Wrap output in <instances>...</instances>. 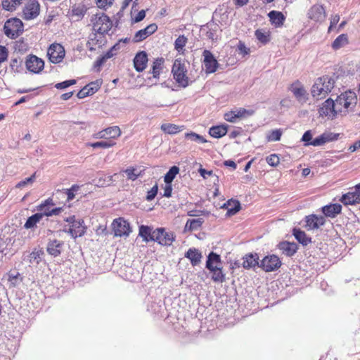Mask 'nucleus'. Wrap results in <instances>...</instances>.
Returning <instances> with one entry per match:
<instances>
[{
	"mask_svg": "<svg viewBox=\"0 0 360 360\" xmlns=\"http://www.w3.org/2000/svg\"><path fill=\"white\" fill-rule=\"evenodd\" d=\"M357 96L354 91H347L338 96L334 101L332 98L325 101L319 109L320 116L333 119L339 112H347L354 108Z\"/></svg>",
	"mask_w": 360,
	"mask_h": 360,
	"instance_id": "obj_1",
	"label": "nucleus"
},
{
	"mask_svg": "<svg viewBox=\"0 0 360 360\" xmlns=\"http://www.w3.org/2000/svg\"><path fill=\"white\" fill-rule=\"evenodd\" d=\"M335 80L328 76L317 78L311 90V96L316 100L325 98L334 88Z\"/></svg>",
	"mask_w": 360,
	"mask_h": 360,
	"instance_id": "obj_2",
	"label": "nucleus"
},
{
	"mask_svg": "<svg viewBox=\"0 0 360 360\" xmlns=\"http://www.w3.org/2000/svg\"><path fill=\"white\" fill-rule=\"evenodd\" d=\"M339 137V134L326 131L312 140V133L311 130L306 131L302 137V141L304 142V146H321L326 143L336 141Z\"/></svg>",
	"mask_w": 360,
	"mask_h": 360,
	"instance_id": "obj_3",
	"label": "nucleus"
},
{
	"mask_svg": "<svg viewBox=\"0 0 360 360\" xmlns=\"http://www.w3.org/2000/svg\"><path fill=\"white\" fill-rule=\"evenodd\" d=\"M172 73L179 86L186 88L189 85V78L186 75L187 69L185 63L181 59L178 58L174 60Z\"/></svg>",
	"mask_w": 360,
	"mask_h": 360,
	"instance_id": "obj_4",
	"label": "nucleus"
},
{
	"mask_svg": "<svg viewBox=\"0 0 360 360\" xmlns=\"http://www.w3.org/2000/svg\"><path fill=\"white\" fill-rule=\"evenodd\" d=\"M94 32L107 34L112 28V22L110 18L104 13H97L91 20Z\"/></svg>",
	"mask_w": 360,
	"mask_h": 360,
	"instance_id": "obj_5",
	"label": "nucleus"
},
{
	"mask_svg": "<svg viewBox=\"0 0 360 360\" xmlns=\"http://www.w3.org/2000/svg\"><path fill=\"white\" fill-rule=\"evenodd\" d=\"M5 34L11 38L15 39L23 32V23L18 18L8 20L4 26Z\"/></svg>",
	"mask_w": 360,
	"mask_h": 360,
	"instance_id": "obj_6",
	"label": "nucleus"
},
{
	"mask_svg": "<svg viewBox=\"0 0 360 360\" xmlns=\"http://www.w3.org/2000/svg\"><path fill=\"white\" fill-rule=\"evenodd\" d=\"M112 227L116 237H128L131 232L129 223L122 217L114 219Z\"/></svg>",
	"mask_w": 360,
	"mask_h": 360,
	"instance_id": "obj_7",
	"label": "nucleus"
},
{
	"mask_svg": "<svg viewBox=\"0 0 360 360\" xmlns=\"http://www.w3.org/2000/svg\"><path fill=\"white\" fill-rule=\"evenodd\" d=\"M47 56L51 63H58L62 61L65 56V49L59 44H53L48 49Z\"/></svg>",
	"mask_w": 360,
	"mask_h": 360,
	"instance_id": "obj_8",
	"label": "nucleus"
},
{
	"mask_svg": "<svg viewBox=\"0 0 360 360\" xmlns=\"http://www.w3.org/2000/svg\"><path fill=\"white\" fill-rule=\"evenodd\" d=\"M153 241L162 245H171L174 240L172 233L167 232L164 229H157L153 231Z\"/></svg>",
	"mask_w": 360,
	"mask_h": 360,
	"instance_id": "obj_9",
	"label": "nucleus"
},
{
	"mask_svg": "<svg viewBox=\"0 0 360 360\" xmlns=\"http://www.w3.org/2000/svg\"><path fill=\"white\" fill-rule=\"evenodd\" d=\"M202 56L204 58L203 65L206 73L210 74L215 72L218 68L219 63L212 53L209 50H204Z\"/></svg>",
	"mask_w": 360,
	"mask_h": 360,
	"instance_id": "obj_10",
	"label": "nucleus"
},
{
	"mask_svg": "<svg viewBox=\"0 0 360 360\" xmlns=\"http://www.w3.org/2000/svg\"><path fill=\"white\" fill-rule=\"evenodd\" d=\"M281 265V261L275 255L266 256L261 262V267L266 272L274 271Z\"/></svg>",
	"mask_w": 360,
	"mask_h": 360,
	"instance_id": "obj_11",
	"label": "nucleus"
},
{
	"mask_svg": "<svg viewBox=\"0 0 360 360\" xmlns=\"http://www.w3.org/2000/svg\"><path fill=\"white\" fill-rule=\"evenodd\" d=\"M25 65L30 72L37 74L44 69V62L36 56L30 55L26 58Z\"/></svg>",
	"mask_w": 360,
	"mask_h": 360,
	"instance_id": "obj_12",
	"label": "nucleus"
},
{
	"mask_svg": "<svg viewBox=\"0 0 360 360\" xmlns=\"http://www.w3.org/2000/svg\"><path fill=\"white\" fill-rule=\"evenodd\" d=\"M290 90L298 102L304 103L308 100V94L304 86L299 81L292 83L290 87Z\"/></svg>",
	"mask_w": 360,
	"mask_h": 360,
	"instance_id": "obj_13",
	"label": "nucleus"
},
{
	"mask_svg": "<svg viewBox=\"0 0 360 360\" xmlns=\"http://www.w3.org/2000/svg\"><path fill=\"white\" fill-rule=\"evenodd\" d=\"M67 221L72 223L68 231L72 237L76 238L82 236L85 233L86 228L84 226L83 220H75L73 217H70Z\"/></svg>",
	"mask_w": 360,
	"mask_h": 360,
	"instance_id": "obj_14",
	"label": "nucleus"
},
{
	"mask_svg": "<svg viewBox=\"0 0 360 360\" xmlns=\"http://www.w3.org/2000/svg\"><path fill=\"white\" fill-rule=\"evenodd\" d=\"M157 30L158 25L155 23L150 24L144 29L137 31L134 35L132 41L134 43L141 42L155 32Z\"/></svg>",
	"mask_w": 360,
	"mask_h": 360,
	"instance_id": "obj_15",
	"label": "nucleus"
},
{
	"mask_svg": "<svg viewBox=\"0 0 360 360\" xmlns=\"http://www.w3.org/2000/svg\"><path fill=\"white\" fill-rule=\"evenodd\" d=\"M307 15L315 22H322L326 17L325 8L319 4L312 6L308 11Z\"/></svg>",
	"mask_w": 360,
	"mask_h": 360,
	"instance_id": "obj_16",
	"label": "nucleus"
},
{
	"mask_svg": "<svg viewBox=\"0 0 360 360\" xmlns=\"http://www.w3.org/2000/svg\"><path fill=\"white\" fill-rule=\"evenodd\" d=\"M39 13V4L37 1H28L23 9V18L31 20L36 18Z\"/></svg>",
	"mask_w": 360,
	"mask_h": 360,
	"instance_id": "obj_17",
	"label": "nucleus"
},
{
	"mask_svg": "<svg viewBox=\"0 0 360 360\" xmlns=\"http://www.w3.org/2000/svg\"><path fill=\"white\" fill-rule=\"evenodd\" d=\"M341 202L345 205H356L360 203V191L355 186L352 190L346 194H344L341 199Z\"/></svg>",
	"mask_w": 360,
	"mask_h": 360,
	"instance_id": "obj_18",
	"label": "nucleus"
},
{
	"mask_svg": "<svg viewBox=\"0 0 360 360\" xmlns=\"http://www.w3.org/2000/svg\"><path fill=\"white\" fill-rule=\"evenodd\" d=\"M326 219L323 216L311 214L306 217V227L308 230L317 229L323 226Z\"/></svg>",
	"mask_w": 360,
	"mask_h": 360,
	"instance_id": "obj_19",
	"label": "nucleus"
},
{
	"mask_svg": "<svg viewBox=\"0 0 360 360\" xmlns=\"http://www.w3.org/2000/svg\"><path fill=\"white\" fill-rule=\"evenodd\" d=\"M148 63V55L146 51H140L134 58V66L135 70L139 72H143Z\"/></svg>",
	"mask_w": 360,
	"mask_h": 360,
	"instance_id": "obj_20",
	"label": "nucleus"
},
{
	"mask_svg": "<svg viewBox=\"0 0 360 360\" xmlns=\"http://www.w3.org/2000/svg\"><path fill=\"white\" fill-rule=\"evenodd\" d=\"M104 34H105L97 33L96 32L91 34L86 44L87 47L91 51H94L96 50L94 46L97 45L98 47L102 46L105 42Z\"/></svg>",
	"mask_w": 360,
	"mask_h": 360,
	"instance_id": "obj_21",
	"label": "nucleus"
},
{
	"mask_svg": "<svg viewBox=\"0 0 360 360\" xmlns=\"http://www.w3.org/2000/svg\"><path fill=\"white\" fill-rule=\"evenodd\" d=\"M63 247V241L56 239L49 240L47 244L46 251L50 255L56 257L60 255Z\"/></svg>",
	"mask_w": 360,
	"mask_h": 360,
	"instance_id": "obj_22",
	"label": "nucleus"
},
{
	"mask_svg": "<svg viewBox=\"0 0 360 360\" xmlns=\"http://www.w3.org/2000/svg\"><path fill=\"white\" fill-rule=\"evenodd\" d=\"M221 266V257L220 255L211 252L208 256L206 261L205 267L210 271H212L216 268H218Z\"/></svg>",
	"mask_w": 360,
	"mask_h": 360,
	"instance_id": "obj_23",
	"label": "nucleus"
},
{
	"mask_svg": "<svg viewBox=\"0 0 360 360\" xmlns=\"http://www.w3.org/2000/svg\"><path fill=\"white\" fill-rule=\"evenodd\" d=\"M268 17L272 25L276 27H281L285 20V15L281 11H271L268 13Z\"/></svg>",
	"mask_w": 360,
	"mask_h": 360,
	"instance_id": "obj_24",
	"label": "nucleus"
},
{
	"mask_svg": "<svg viewBox=\"0 0 360 360\" xmlns=\"http://www.w3.org/2000/svg\"><path fill=\"white\" fill-rule=\"evenodd\" d=\"M278 249L286 256H292L297 250V245L295 243L283 241L278 245Z\"/></svg>",
	"mask_w": 360,
	"mask_h": 360,
	"instance_id": "obj_25",
	"label": "nucleus"
},
{
	"mask_svg": "<svg viewBox=\"0 0 360 360\" xmlns=\"http://www.w3.org/2000/svg\"><path fill=\"white\" fill-rule=\"evenodd\" d=\"M342 210V206L340 204H330L322 207V212L326 217L334 218L340 214Z\"/></svg>",
	"mask_w": 360,
	"mask_h": 360,
	"instance_id": "obj_26",
	"label": "nucleus"
},
{
	"mask_svg": "<svg viewBox=\"0 0 360 360\" xmlns=\"http://www.w3.org/2000/svg\"><path fill=\"white\" fill-rule=\"evenodd\" d=\"M37 210L39 214H41V217L44 218L45 217L58 215L61 212L62 208L55 207L51 209L50 206L46 207L45 205H39L37 207Z\"/></svg>",
	"mask_w": 360,
	"mask_h": 360,
	"instance_id": "obj_27",
	"label": "nucleus"
},
{
	"mask_svg": "<svg viewBox=\"0 0 360 360\" xmlns=\"http://www.w3.org/2000/svg\"><path fill=\"white\" fill-rule=\"evenodd\" d=\"M185 257L191 261L193 266H196L200 262L202 254L195 248H190L185 254Z\"/></svg>",
	"mask_w": 360,
	"mask_h": 360,
	"instance_id": "obj_28",
	"label": "nucleus"
},
{
	"mask_svg": "<svg viewBox=\"0 0 360 360\" xmlns=\"http://www.w3.org/2000/svg\"><path fill=\"white\" fill-rule=\"evenodd\" d=\"M243 266L245 269L253 268L259 264V257L257 254H248L243 258Z\"/></svg>",
	"mask_w": 360,
	"mask_h": 360,
	"instance_id": "obj_29",
	"label": "nucleus"
},
{
	"mask_svg": "<svg viewBox=\"0 0 360 360\" xmlns=\"http://www.w3.org/2000/svg\"><path fill=\"white\" fill-rule=\"evenodd\" d=\"M227 133V125L221 124L212 127L209 130V134L214 138H221Z\"/></svg>",
	"mask_w": 360,
	"mask_h": 360,
	"instance_id": "obj_30",
	"label": "nucleus"
},
{
	"mask_svg": "<svg viewBox=\"0 0 360 360\" xmlns=\"http://www.w3.org/2000/svg\"><path fill=\"white\" fill-rule=\"evenodd\" d=\"M41 250L34 249L28 255L25 256L24 260L27 261L32 264H38L41 260V255H43Z\"/></svg>",
	"mask_w": 360,
	"mask_h": 360,
	"instance_id": "obj_31",
	"label": "nucleus"
},
{
	"mask_svg": "<svg viewBox=\"0 0 360 360\" xmlns=\"http://www.w3.org/2000/svg\"><path fill=\"white\" fill-rule=\"evenodd\" d=\"M42 219L43 218L41 217V214L37 212L27 218L24 224V228L26 229H32L35 228L37 224L39 223Z\"/></svg>",
	"mask_w": 360,
	"mask_h": 360,
	"instance_id": "obj_32",
	"label": "nucleus"
},
{
	"mask_svg": "<svg viewBox=\"0 0 360 360\" xmlns=\"http://www.w3.org/2000/svg\"><path fill=\"white\" fill-rule=\"evenodd\" d=\"M139 236L143 238V240L146 243L149 242L150 240H153V231L151 232L150 227L145 225H141L139 226Z\"/></svg>",
	"mask_w": 360,
	"mask_h": 360,
	"instance_id": "obj_33",
	"label": "nucleus"
},
{
	"mask_svg": "<svg viewBox=\"0 0 360 360\" xmlns=\"http://www.w3.org/2000/svg\"><path fill=\"white\" fill-rule=\"evenodd\" d=\"M292 233L296 240L303 245H307L311 243V238L307 236L304 231L300 229H294Z\"/></svg>",
	"mask_w": 360,
	"mask_h": 360,
	"instance_id": "obj_34",
	"label": "nucleus"
},
{
	"mask_svg": "<svg viewBox=\"0 0 360 360\" xmlns=\"http://www.w3.org/2000/svg\"><path fill=\"white\" fill-rule=\"evenodd\" d=\"M256 39L262 44H266L271 39L270 33L264 29H257L255 32Z\"/></svg>",
	"mask_w": 360,
	"mask_h": 360,
	"instance_id": "obj_35",
	"label": "nucleus"
},
{
	"mask_svg": "<svg viewBox=\"0 0 360 360\" xmlns=\"http://www.w3.org/2000/svg\"><path fill=\"white\" fill-rule=\"evenodd\" d=\"M161 129L168 134H176L184 129V126H179L174 124L166 123L161 125Z\"/></svg>",
	"mask_w": 360,
	"mask_h": 360,
	"instance_id": "obj_36",
	"label": "nucleus"
},
{
	"mask_svg": "<svg viewBox=\"0 0 360 360\" xmlns=\"http://www.w3.org/2000/svg\"><path fill=\"white\" fill-rule=\"evenodd\" d=\"M348 44V37L345 34L339 35L333 42L332 48L334 50H338L340 48L344 47Z\"/></svg>",
	"mask_w": 360,
	"mask_h": 360,
	"instance_id": "obj_37",
	"label": "nucleus"
},
{
	"mask_svg": "<svg viewBox=\"0 0 360 360\" xmlns=\"http://www.w3.org/2000/svg\"><path fill=\"white\" fill-rule=\"evenodd\" d=\"M240 210V203L238 200H229L227 202V213L228 216L236 214Z\"/></svg>",
	"mask_w": 360,
	"mask_h": 360,
	"instance_id": "obj_38",
	"label": "nucleus"
},
{
	"mask_svg": "<svg viewBox=\"0 0 360 360\" xmlns=\"http://www.w3.org/2000/svg\"><path fill=\"white\" fill-rule=\"evenodd\" d=\"M204 220L202 218L188 219L186 221L185 229L188 231L196 230L201 226Z\"/></svg>",
	"mask_w": 360,
	"mask_h": 360,
	"instance_id": "obj_39",
	"label": "nucleus"
},
{
	"mask_svg": "<svg viewBox=\"0 0 360 360\" xmlns=\"http://www.w3.org/2000/svg\"><path fill=\"white\" fill-rule=\"evenodd\" d=\"M164 59L162 58H156L152 66V74L154 78H159L160 71L162 68Z\"/></svg>",
	"mask_w": 360,
	"mask_h": 360,
	"instance_id": "obj_40",
	"label": "nucleus"
},
{
	"mask_svg": "<svg viewBox=\"0 0 360 360\" xmlns=\"http://www.w3.org/2000/svg\"><path fill=\"white\" fill-rule=\"evenodd\" d=\"M179 172V168L177 166H172L165 175L164 181L165 184H172Z\"/></svg>",
	"mask_w": 360,
	"mask_h": 360,
	"instance_id": "obj_41",
	"label": "nucleus"
},
{
	"mask_svg": "<svg viewBox=\"0 0 360 360\" xmlns=\"http://www.w3.org/2000/svg\"><path fill=\"white\" fill-rule=\"evenodd\" d=\"M210 272L212 274V279L213 281L223 283L225 281V274L223 273L221 266Z\"/></svg>",
	"mask_w": 360,
	"mask_h": 360,
	"instance_id": "obj_42",
	"label": "nucleus"
},
{
	"mask_svg": "<svg viewBox=\"0 0 360 360\" xmlns=\"http://www.w3.org/2000/svg\"><path fill=\"white\" fill-rule=\"evenodd\" d=\"M22 3V0H3L2 6L4 10L12 11Z\"/></svg>",
	"mask_w": 360,
	"mask_h": 360,
	"instance_id": "obj_43",
	"label": "nucleus"
},
{
	"mask_svg": "<svg viewBox=\"0 0 360 360\" xmlns=\"http://www.w3.org/2000/svg\"><path fill=\"white\" fill-rule=\"evenodd\" d=\"M107 139H117L121 134V131L119 127L114 126L105 129Z\"/></svg>",
	"mask_w": 360,
	"mask_h": 360,
	"instance_id": "obj_44",
	"label": "nucleus"
},
{
	"mask_svg": "<svg viewBox=\"0 0 360 360\" xmlns=\"http://www.w3.org/2000/svg\"><path fill=\"white\" fill-rule=\"evenodd\" d=\"M115 145V143L112 141H101L94 143H89L88 146L94 148H108Z\"/></svg>",
	"mask_w": 360,
	"mask_h": 360,
	"instance_id": "obj_45",
	"label": "nucleus"
},
{
	"mask_svg": "<svg viewBox=\"0 0 360 360\" xmlns=\"http://www.w3.org/2000/svg\"><path fill=\"white\" fill-rule=\"evenodd\" d=\"M186 139L191 140L192 141L199 143H206L207 141L201 135L198 134L195 132H189L186 133L185 134Z\"/></svg>",
	"mask_w": 360,
	"mask_h": 360,
	"instance_id": "obj_46",
	"label": "nucleus"
},
{
	"mask_svg": "<svg viewBox=\"0 0 360 360\" xmlns=\"http://www.w3.org/2000/svg\"><path fill=\"white\" fill-rule=\"evenodd\" d=\"M20 281L21 278L20 277L19 273H16L15 274L10 273L8 274V283L9 288L17 286L20 283Z\"/></svg>",
	"mask_w": 360,
	"mask_h": 360,
	"instance_id": "obj_47",
	"label": "nucleus"
},
{
	"mask_svg": "<svg viewBox=\"0 0 360 360\" xmlns=\"http://www.w3.org/2000/svg\"><path fill=\"white\" fill-rule=\"evenodd\" d=\"M124 172L126 174L127 179L131 181H135L141 175V172H138L134 167L127 168Z\"/></svg>",
	"mask_w": 360,
	"mask_h": 360,
	"instance_id": "obj_48",
	"label": "nucleus"
},
{
	"mask_svg": "<svg viewBox=\"0 0 360 360\" xmlns=\"http://www.w3.org/2000/svg\"><path fill=\"white\" fill-rule=\"evenodd\" d=\"M187 42V38L184 35L179 36L174 41V48L177 51L183 50Z\"/></svg>",
	"mask_w": 360,
	"mask_h": 360,
	"instance_id": "obj_49",
	"label": "nucleus"
},
{
	"mask_svg": "<svg viewBox=\"0 0 360 360\" xmlns=\"http://www.w3.org/2000/svg\"><path fill=\"white\" fill-rule=\"evenodd\" d=\"M86 13V8L84 5L74 6L72 9V15L77 16L80 18L84 15Z\"/></svg>",
	"mask_w": 360,
	"mask_h": 360,
	"instance_id": "obj_50",
	"label": "nucleus"
},
{
	"mask_svg": "<svg viewBox=\"0 0 360 360\" xmlns=\"http://www.w3.org/2000/svg\"><path fill=\"white\" fill-rule=\"evenodd\" d=\"M35 179H36V173H34L31 176L19 181L16 184L15 187L21 188L27 186V185H31L34 182Z\"/></svg>",
	"mask_w": 360,
	"mask_h": 360,
	"instance_id": "obj_51",
	"label": "nucleus"
},
{
	"mask_svg": "<svg viewBox=\"0 0 360 360\" xmlns=\"http://www.w3.org/2000/svg\"><path fill=\"white\" fill-rule=\"evenodd\" d=\"M22 60L20 58H12L10 63L11 69L14 72H20Z\"/></svg>",
	"mask_w": 360,
	"mask_h": 360,
	"instance_id": "obj_52",
	"label": "nucleus"
},
{
	"mask_svg": "<svg viewBox=\"0 0 360 360\" xmlns=\"http://www.w3.org/2000/svg\"><path fill=\"white\" fill-rule=\"evenodd\" d=\"M101 84V80L97 79L96 81L91 82L89 84H87L86 87L88 88V91L89 90L90 95H92L94 93H96L99 89Z\"/></svg>",
	"mask_w": 360,
	"mask_h": 360,
	"instance_id": "obj_53",
	"label": "nucleus"
},
{
	"mask_svg": "<svg viewBox=\"0 0 360 360\" xmlns=\"http://www.w3.org/2000/svg\"><path fill=\"white\" fill-rule=\"evenodd\" d=\"M282 132L280 129L271 131L266 136L269 141H280Z\"/></svg>",
	"mask_w": 360,
	"mask_h": 360,
	"instance_id": "obj_54",
	"label": "nucleus"
},
{
	"mask_svg": "<svg viewBox=\"0 0 360 360\" xmlns=\"http://www.w3.org/2000/svg\"><path fill=\"white\" fill-rule=\"evenodd\" d=\"M75 84V79H69L56 84L55 87L58 89H65L69 87L70 86L74 85Z\"/></svg>",
	"mask_w": 360,
	"mask_h": 360,
	"instance_id": "obj_55",
	"label": "nucleus"
},
{
	"mask_svg": "<svg viewBox=\"0 0 360 360\" xmlns=\"http://www.w3.org/2000/svg\"><path fill=\"white\" fill-rule=\"evenodd\" d=\"M266 162L272 166L276 167L280 162V159L276 154H271L266 158Z\"/></svg>",
	"mask_w": 360,
	"mask_h": 360,
	"instance_id": "obj_56",
	"label": "nucleus"
},
{
	"mask_svg": "<svg viewBox=\"0 0 360 360\" xmlns=\"http://www.w3.org/2000/svg\"><path fill=\"white\" fill-rule=\"evenodd\" d=\"M158 191V184H155L150 191H148L147 195H146V200L148 201L153 200L155 196L157 195Z\"/></svg>",
	"mask_w": 360,
	"mask_h": 360,
	"instance_id": "obj_57",
	"label": "nucleus"
},
{
	"mask_svg": "<svg viewBox=\"0 0 360 360\" xmlns=\"http://www.w3.org/2000/svg\"><path fill=\"white\" fill-rule=\"evenodd\" d=\"M79 188V186L77 184L72 185L70 188L66 190V194L68 195V200H71L75 198V193L77 192Z\"/></svg>",
	"mask_w": 360,
	"mask_h": 360,
	"instance_id": "obj_58",
	"label": "nucleus"
},
{
	"mask_svg": "<svg viewBox=\"0 0 360 360\" xmlns=\"http://www.w3.org/2000/svg\"><path fill=\"white\" fill-rule=\"evenodd\" d=\"M96 5L100 8H104L110 6L114 0H96Z\"/></svg>",
	"mask_w": 360,
	"mask_h": 360,
	"instance_id": "obj_59",
	"label": "nucleus"
},
{
	"mask_svg": "<svg viewBox=\"0 0 360 360\" xmlns=\"http://www.w3.org/2000/svg\"><path fill=\"white\" fill-rule=\"evenodd\" d=\"M236 112V116H237L238 118L243 117L245 116H250L252 115L254 112L253 110H248L243 108H240L239 110H237Z\"/></svg>",
	"mask_w": 360,
	"mask_h": 360,
	"instance_id": "obj_60",
	"label": "nucleus"
},
{
	"mask_svg": "<svg viewBox=\"0 0 360 360\" xmlns=\"http://www.w3.org/2000/svg\"><path fill=\"white\" fill-rule=\"evenodd\" d=\"M235 111L228 112L224 114V119L229 122H236L238 119Z\"/></svg>",
	"mask_w": 360,
	"mask_h": 360,
	"instance_id": "obj_61",
	"label": "nucleus"
},
{
	"mask_svg": "<svg viewBox=\"0 0 360 360\" xmlns=\"http://www.w3.org/2000/svg\"><path fill=\"white\" fill-rule=\"evenodd\" d=\"M146 17V11L144 10L140 11L138 14L131 19L132 22H139L143 20Z\"/></svg>",
	"mask_w": 360,
	"mask_h": 360,
	"instance_id": "obj_62",
	"label": "nucleus"
},
{
	"mask_svg": "<svg viewBox=\"0 0 360 360\" xmlns=\"http://www.w3.org/2000/svg\"><path fill=\"white\" fill-rule=\"evenodd\" d=\"M8 51L5 46H0V63L7 59Z\"/></svg>",
	"mask_w": 360,
	"mask_h": 360,
	"instance_id": "obj_63",
	"label": "nucleus"
},
{
	"mask_svg": "<svg viewBox=\"0 0 360 360\" xmlns=\"http://www.w3.org/2000/svg\"><path fill=\"white\" fill-rule=\"evenodd\" d=\"M238 50L243 55H248L250 53V49L246 47L245 44L241 41H240L238 45Z\"/></svg>",
	"mask_w": 360,
	"mask_h": 360,
	"instance_id": "obj_64",
	"label": "nucleus"
}]
</instances>
